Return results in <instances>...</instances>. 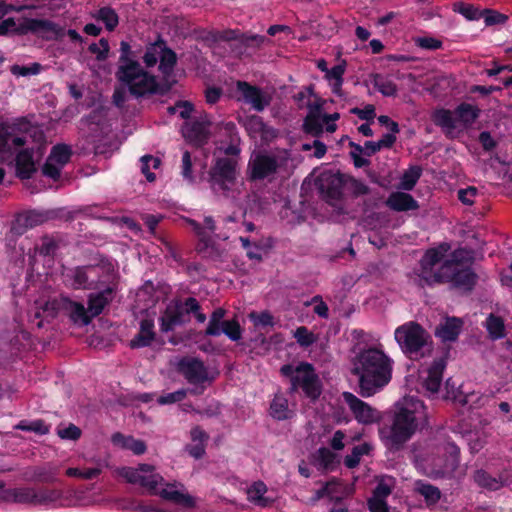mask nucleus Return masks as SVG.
Returning <instances> with one entry per match:
<instances>
[{"label": "nucleus", "instance_id": "obj_1", "mask_svg": "<svg viewBox=\"0 0 512 512\" xmlns=\"http://www.w3.org/2000/svg\"><path fill=\"white\" fill-rule=\"evenodd\" d=\"M448 250L446 244L429 249L420 261L419 271L414 274V282L422 287L449 282L465 290L472 289L476 276L464 263L467 252L455 250L450 258L444 260Z\"/></svg>", "mask_w": 512, "mask_h": 512}, {"label": "nucleus", "instance_id": "obj_2", "mask_svg": "<svg viewBox=\"0 0 512 512\" xmlns=\"http://www.w3.org/2000/svg\"><path fill=\"white\" fill-rule=\"evenodd\" d=\"M43 140L42 131L26 120H18L12 124L0 127V159H5L18 151L16 166L21 178H29L35 171L33 161L34 146L27 147L30 143L39 144Z\"/></svg>", "mask_w": 512, "mask_h": 512}, {"label": "nucleus", "instance_id": "obj_3", "mask_svg": "<svg viewBox=\"0 0 512 512\" xmlns=\"http://www.w3.org/2000/svg\"><path fill=\"white\" fill-rule=\"evenodd\" d=\"M393 360L378 348L360 351L352 360V374L358 377L359 393L371 397L392 378Z\"/></svg>", "mask_w": 512, "mask_h": 512}, {"label": "nucleus", "instance_id": "obj_4", "mask_svg": "<svg viewBox=\"0 0 512 512\" xmlns=\"http://www.w3.org/2000/svg\"><path fill=\"white\" fill-rule=\"evenodd\" d=\"M421 401L404 398L396 406L390 424L379 428V437L389 451H399L412 438L419 427L421 417Z\"/></svg>", "mask_w": 512, "mask_h": 512}, {"label": "nucleus", "instance_id": "obj_5", "mask_svg": "<svg viewBox=\"0 0 512 512\" xmlns=\"http://www.w3.org/2000/svg\"><path fill=\"white\" fill-rule=\"evenodd\" d=\"M394 337L401 350L411 359L429 356L433 350L431 336L421 325L414 321L396 328Z\"/></svg>", "mask_w": 512, "mask_h": 512}, {"label": "nucleus", "instance_id": "obj_6", "mask_svg": "<svg viewBox=\"0 0 512 512\" xmlns=\"http://www.w3.org/2000/svg\"><path fill=\"white\" fill-rule=\"evenodd\" d=\"M290 154L287 150L259 152L253 155L248 164L252 180H271L276 174L287 171Z\"/></svg>", "mask_w": 512, "mask_h": 512}, {"label": "nucleus", "instance_id": "obj_7", "mask_svg": "<svg viewBox=\"0 0 512 512\" xmlns=\"http://www.w3.org/2000/svg\"><path fill=\"white\" fill-rule=\"evenodd\" d=\"M209 182L215 193L232 199L240 193L243 185L236 180V162L230 158L217 160L210 172Z\"/></svg>", "mask_w": 512, "mask_h": 512}, {"label": "nucleus", "instance_id": "obj_8", "mask_svg": "<svg viewBox=\"0 0 512 512\" xmlns=\"http://www.w3.org/2000/svg\"><path fill=\"white\" fill-rule=\"evenodd\" d=\"M116 77L135 96L153 93L157 89L155 77L144 71L138 62L118 66Z\"/></svg>", "mask_w": 512, "mask_h": 512}, {"label": "nucleus", "instance_id": "obj_9", "mask_svg": "<svg viewBox=\"0 0 512 512\" xmlns=\"http://www.w3.org/2000/svg\"><path fill=\"white\" fill-rule=\"evenodd\" d=\"M280 371L282 375L290 378L292 391L301 388L304 393L312 399L319 396L320 388L318 378L311 364L300 363L296 367L284 365L281 367Z\"/></svg>", "mask_w": 512, "mask_h": 512}, {"label": "nucleus", "instance_id": "obj_10", "mask_svg": "<svg viewBox=\"0 0 512 512\" xmlns=\"http://www.w3.org/2000/svg\"><path fill=\"white\" fill-rule=\"evenodd\" d=\"M116 472L128 483L143 487L151 495H157V492H159L165 482V479L150 464H139L136 468L121 467Z\"/></svg>", "mask_w": 512, "mask_h": 512}, {"label": "nucleus", "instance_id": "obj_11", "mask_svg": "<svg viewBox=\"0 0 512 512\" xmlns=\"http://www.w3.org/2000/svg\"><path fill=\"white\" fill-rule=\"evenodd\" d=\"M308 114L303 123L304 131L313 136H319L326 130L333 133L337 129L336 121L340 118L339 113L327 114L323 112L322 102L315 100L307 103Z\"/></svg>", "mask_w": 512, "mask_h": 512}, {"label": "nucleus", "instance_id": "obj_12", "mask_svg": "<svg viewBox=\"0 0 512 512\" xmlns=\"http://www.w3.org/2000/svg\"><path fill=\"white\" fill-rule=\"evenodd\" d=\"M342 397L358 423L371 425L381 420L382 415L379 410L359 399L353 393L343 392Z\"/></svg>", "mask_w": 512, "mask_h": 512}, {"label": "nucleus", "instance_id": "obj_13", "mask_svg": "<svg viewBox=\"0 0 512 512\" xmlns=\"http://www.w3.org/2000/svg\"><path fill=\"white\" fill-rule=\"evenodd\" d=\"M344 176L332 171L322 172L317 179V187L322 197L335 205L342 197Z\"/></svg>", "mask_w": 512, "mask_h": 512}, {"label": "nucleus", "instance_id": "obj_14", "mask_svg": "<svg viewBox=\"0 0 512 512\" xmlns=\"http://www.w3.org/2000/svg\"><path fill=\"white\" fill-rule=\"evenodd\" d=\"M156 496L183 508H193L196 505L195 498L187 492L182 483L177 481H165Z\"/></svg>", "mask_w": 512, "mask_h": 512}, {"label": "nucleus", "instance_id": "obj_15", "mask_svg": "<svg viewBox=\"0 0 512 512\" xmlns=\"http://www.w3.org/2000/svg\"><path fill=\"white\" fill-rule=\"evenodd\" d=\"M100 270L97 266L77 267L70 270L66 278L74 289H93L102 282L99 278Z\"/></svg>", "mask_w": 512, "mask_h": 512}, {"label": "nucleus", "instance_id": "obj_16", "mask_svg": "<svg viewBox=\"0 0 512 512\" xmlns=\"http://www.w3.org/2000/svg\"><path fill=\"white\" fill-rule=\"evenodd\" d=\"M72 151L64 144L52 148L44 166L43 174L56 180L60 177L62 168L69 162Z\"/></svg>", "mask_w": 512, "mask_h": 512}, {"label": "nucleus", "instance_id": "obj_17", "mask_svg": "<svg viewBox=\"0 0 512 512\" xmlns=\"http://www.w3.org/2000/svg\"><path fill=\"white\" fill-rule=\"evenodd\" d=\"M445 367V359L439 358L434 360L429 367L420 372L421 384L429 394L433 395L439 391Z\"/></svg>", "mask_w": 512, "mask_h": 512}, {"label": "nucleus", "instance_id": "obj_18", "mask_svg": "<svg viewBox=\"0 0 512 512\" xmlns=\"http://www.w3.org/2000/svg\"><path fill=\"white\" fill-rule=\"evenodd\" d=\"M178 370L190 384H200L208 380L206 367L196 358H183L178 363Z\"/></svg>", "mask_w": 512, "mask_h": 512}, {"label": "nucleus", "instance_id": "obj_19", "mask_svg": "<svg viewBox=\"0 0 512 512\" xmlns=\"http://www.w3.org/2000/svg\"><path fill=\"white\" fill-rule=\"evenodd\" d=\"M237 92L240 95L239 99L250 104L256 111H262L269 105V100L264 96L261 90L247 82L238 81Z\"/></svg>", "mask_w": 512, "mask_h": 512}, {"label": "nucleus", "instance_id": "obj_20", "mask_svg": "<svg viewBox=\"0 0 512 512\" xmlns=\"http://www.w3.org/2000/svg\"><path fill=\"white\" fill-rule=\"evenodd\" d=\"M186 307L184 305H169L160 318L162 332L172 331L176 326L184 324L187 319Z\"/></svg>", "mask_w": 512, "mask_h": 512}, {"label": "nucleus", "instance_id": "obj_21", "mask_svg": "<svg viewBox=\"0 0 512 512\" xmlns=\"http://www.w3.org/2000/svg\"><path fill=\"white\" fill-rule=\"evenodd\" d=\"M446 459L443 462L435 463L433 474L438 477L452 475L459 464V448L454 444H447L445 448Z\"/></svg>", "mask_w": 512, "mask_h": 512}, {"label": "nucleus", "instance_id": "obj_22", "mask_svg": "<svg viewBox=\"0 0 512 512\" xmlns=\"http://www.w3.org/2000/svg\"><path fill=\"white\" fill-rule=\"evenodd\" d=\"M247 500L253 505L266 508L270 507L275 498L268 495V487L262 481L252 483L246 490Z\"/></svg>", "mask_w": 512, "mask_h": 512}, {"label": "nucleus", "instance_id": "obj_23", "mask_svg": "<svg viewBox=\"0 0 512 512\" xmlns=\"http://www.w3.org/2000/svg\"><path fill=\"white\" fill-rule=\"evenodd\" d=\"M245 128L252 138L269 142L276 137V131L267 126L261 117L253 115L245 121Z\"/></svg>", "mask_w": 512, "mask_h": 512}, {"label": "nucleus", "instance_id": "obj_24", "mask_svg": "<svg viewBox=\"0 0 512 512\" xmlns=\"http://www.w3.org/2000/svg\"><path fill=\"white\" fill-rule=\"evenodd\" d=\"M185 138L196 145H202L209 136V123L207 121L187 122L183 128Z\"/></svg>", "mask_w": 512, "mask_h": 512}, {"label": "nucleus", "instance_id": "obj_25", "mask_svg": "<svg viewBox=\"0 0 512 512\" xmlns=\"http://www.w3.org/2000/svg\"><path fill=\"white\" fill-rule=\"evenodd\" d=\"M61 305L74 323L88 325L91 322L92 318L83 304L63 297L61 298Z\"/></svg>", "mask_w": 512, "mask_h": 512}, {"label": "nucleus", "instance_id": "obj_26", "mask_svg": "<svg viewBox=\"0 0 512 512\" xmlns=\"http://www.w3.org/2000/svg\"><path fill=\"white\" fill-rule=\"evenodd\" d=\"M113 290L106 288L98 293H91L88 297V313L91 318L100 315L104 308L112 301Z\"/></svg>", "mask_w": 512, "mask_h": 512}, {"label": "nucleus", "instance_id": "obj_27", "mask_svg": "<svg viewBox=\"0 0 512 512\" xmlns=\"http://www.w3.org/2000/svg\"><path fill=\"white\" fill-rule=\"evenodd\" d=\"M386 205L394 211L402 212L418 209L417 201L408 193L393 192L386 200Z\"/></svg>", "mask_w": 512, "mask_h": 512}, {"label": "nucleus", "instance_id": "obj_28", "mask_svg": "<svg viewBox=\"0 0 512 512\" xmlns=\"http://www.w3.org/2000/svg\"><path fill=\"white\" fill-rule=\"evenodd\" d=\"M265 36L257 34H241L239 44H234L233 49L240 55H251L266 41Z\"/></svg>", "mask_w": 512, "mask_h": 512}, {"label": "nucleus", "instance_id": "obj_29", "mask_svg": "<svg viewBox=\"0 0 512 512\" xmlns=\"http://www.w3.org/2000/svg\"><path fill=\"white\" fill-rule=\"evenodd\" d=\"M462 327V321L459 318H447L435 329V335L443 342L454 341L458 337Z\"/></svg>", "mask_w": 512, "mask_h": 512}, {"label": "nucleus", "instance_id": "obj_30", "mask_svg": "<svg viewBox=\"0 0 512 512\" xmlns=\"http://www.w3.org/2000/svg\"><path fill=\"white\" fill-rule=\"evenodd\" d=\"M432 121L439 126L446 135H450L458 127L455 112L448 109H436L432 114Z\"/></svg>", "mask_w": 512, "mask_h": 512}, {"label": "nucleus", "instance_id": "obj_31", "mask_svg": "<svg viewBox=\"0 0 512 512\" xmlns=\"http://www.w3.org/2000/svg\"><path fill=\"white\" fill-rule=\"evenodd\" d=\"M155 338L154 322L151 319H143L140 322L138 334L130 341L131 348L149 346Z\"/></svg>", "mask_w": 512, "mask_h": 512}, {"label": "nucleus", "instance_id": "obj_32", "mask_svg": "<svg viewBox=\"0 0 512 512\" xmlns=\"http://www.w3.org/2000/svg\"><path fill=\"white\" fill-rule=\"evenodd\" d=\"M112 443L122 449L130 450L135 455H142L146 452V444L144 441L135 439L132 436H125L121 433H115L111 438Z\"/></svg>", "mask_w": 512, "mask_h": 512}, {"label": "nucleus", "instance_id": "obj_33", "mask_svg": "<svg viewBox=\"0 0 512 512\" xmlns=\"http://www.w3.org/2000/svg\"><path fill=\"white\" fill-rule=\"evenodd\" d=\"M27 32H49L58 34V27L49 20L24 19L21 22L20 34H25Z\"/></svg>", "mask_w": 512, "mask_h": 512}, {"label": "nucleus", "instance_id": "obj_34", "mask_svg": "<svg viewBox=\"0 0 512 512\" xmlns=\"http://www.w3.org/2000/svg\"><path fill=\"white\" fill-rule=\"evenodd\" d=\"M346 70V63L342 62L334 67H332L329 71H327V74H325V78L328 80L332 92L339 96L343 97L344 93L342 90V84H343V75Z\"/></svg>", "mask_w": 512, "mask_h": 512}, {"label": "nucleus", "instance_id": "obj_35", "mask_svg": "<svg viewBox=\"0 0 512 512\" xmlns=\"http://www.w3.org/2000/svg\"><path fill=\"white\" fill-rule=\"evenodd\" d=\"M343 496V485L336 480H332L327 482L321 489L316 491L315 496L312 498V501L316 502L324 497H328L330 500L339 501L343 498Z\"/></svg>", "mask_w": 512, "mask_h": 512}, {"label": "nucleus", "instance_id": "obj_36", "mask_svg": "<svg viewBox=\"0 0 512 512\" xmlns=\"http://www.w3.org/2000/svg\"><path fill=\"white\" fill-rule=\"evenodd\" d=\"M454 112L457 119V125L468 126L478 118L480 110L474 105L462 103Z\"/></svg>", "mask_w": 512, "mask_h": 512}, {"label": "nucleus", "instance_id": "obj_37", "mask_svg": "<svg viewBox=\"0 0 512 512\" xmlns=\"http://www.w3.org/2000/svg\"><path fill=\"white\" fill-rule=\"evenodd\" d=\"M270 415L277 420H286L292 417L293 411L289 409L288 400L283 395H275L270 404Z\"/></svg>", "mask_w": 512, "mask_h": 512}, {"label": "nucleus", "instance_id": "obj_38", "mask_svg": "<svg viewBox=\"0 0 512 512\" xmlns=\"http://www.w3.org/2000/svg\"><path fill=\"white\" fill-rule=\"evenodd\" d=\"M59 468L52 464L47 463L42 466H37L33 469L32 479L43 483H52L56 481Z\"/></svg>", "mask_w": 512, "mask_h": 512}, {"label": "nucleus", "instance_id": "obj_39", "mask_svg": "<svg viewBox=\"0 0 512 512\" xmlns=\"http://www.w3.org/2000/svg\"><path fill=\"white\" fill-rule=\"evenodd\" d=\"M93 17L103 22L108 31H113L119 23L118 14L109 6L101 7L96 11Z\"/></svg>", "mask_w": 512, "mask_h": 512}, {"label": "nucleus", "instance_id": "obj_40", "mask_svg": "<svg viewBox=\"0 0 512 512\" xmlns=\"http://www.w3.org/2000/svg\"><path fill=\"white\" fill-rule=\"evenodd\" d=\"M226 315V310L224 308L215 309L209 319L208 326L205 330V334L207 336H219L221 335L222 323Z\"/></svg>", "mask_w": 512, "mask_h": 512}, {"label": "nucleus", "instance_id": "obj_41", "mask_svg": "<svg viewBox=\"0 0 512 512\" xmlns=\"http://www.w3.org/2000/svg\"><path fill=\"white\" fill-rule=\"evenodd\" d=\"M485 326L492 339L505 337V325L501 317L490 314L486 319Z\"/></svg>", "mask_w": 512, "mask_h": 512}, {"label": "nucleus", "instance_id": "obj_42", "mask_svg": "<svg viewBox=\"0 0 512 512\" xmlns=\"http://www.w3.org/2000/svg\"><path fill=\"white\" fill-rule=\"evenodd\" d=\"M373 86L384 96H395L397 93V85L389 78L380 74L373 75Z\"/></svg>", "mask_w": 512, "mask_h": 512}, {"label": "nucleus", "instance_id": "obj_43", "mask_svg": "<svg viewBox=\"0 0 512 512\" xmlns=\"http://www.w3.org/2000/svg\"><path fill=\"white\" fill-rule=\"evenodd\" d=\"M415 491L422 495L428 504H435L440 499V490L423 481L415 483Z\"/></svg>", "mask_w": 512, "mask_h": 512}, {"label": "nucleus", "instance_id": "obj_44", "mask_svg": "<svg viewBox=\"0 0 512 512\" xmlns=\"http://www.w3.org/2000/svg\"><path fill=\"white\" fill-rule=\"evenodd\" d=\"M165 47L166 45L163 41H157L147 47L143 57L147 67L154 66L160 60V57L163 54Z\"/></svg>", "mask_w": 512, "mask_h": 512}, {"label": "nucleus", "instance_id": "obj_45", "mask_svg": "<svg viewBox=\"0 0 512 512\" xmlns=\"http://www.w3.org/2000/svg\"><path fill=\"white\" fill-rule=\"evenodd\" d=\"M474 481L481 487L490 490H498L502 483L499 479L492 477L484 470H477L474 474Z\"/></svg>", "mask_w": 512, "mask_h": 512}, {"label": "nucleus", "instance_id": "obj_46", "mask_svg": "<svg viewBox=\"0 0 512 512\" xmlns=\"http://www.w3.org/2000/svg\"><path fill=\"white\" fill-rule=\"evenodd\" d=\"M224 333L231 341H239L242 338V328L236 318L222 323L221 334Z\"/></svg>", "mask_w": 512, "mask_h": 512}, {"label": "nucleus", "instance_id": "obj_47", "mask_svg": "<svg viewBox=\"0 0 512 512\" xmlns=\"http://www.w3.org/2000/svg\"><path fill=\"white\" fill-rule=\"evenodd\" d=\"M421 176V169L417 166L410 167L401 177L400 187L404 190H412Z\"/></svg>", "mask_w": 512, "mask_h": 512}, {"label": "nucleus", "instance_id": "obj_48", "mask_svg": "<svg viewBox=\"0 0 512 512\" xmlns=\"http://www.w3.org/2000/svg\"><path fill=\"white\" fill-rule=\"evenodd\" d=\"M370 449L371 446L367 443L355 446L352 450V453L345 457V465L348 468L356 467L360 462L361 456L368 454Z\"/></svg>", "mask_w": 512, "mask_h": 512}, {"label": "nucleus", "instance_id": "obj_49", "mask_svg": "<svg viewBox=\"0 0 512 512\" xmlns=\"http://www.w3.org/2000/svg\"><path fill=\"white\" fill-rule=\"evenodd\" d=\"M159 69L164 75H170L174 65L176 64V54L171 50L165 47L163 54L159 60Z\"/></svg>", "mask_w": 512, "mask_h": 512}, {"label": "nucleus", "instance_id": "obj_50", "mask_svg": "<svg viewBox=\"0 0 512 512\" xmlns=\"http://www.w3.org/2000/svg\"><path fill=\"white\" fill-rule=\"evenodd\" d=\"M316 461L320 468L331 470L335 465V454L328 448H320L317 452Z\"/></svg>", "mask_w": 512, "mask_h": 512}, {"label": "nucleus", "instance_id": "obj_51", "mask_svg": "<svg viewBox=\"0 0 512 512\" xmlns=\"http://www.w3.org/2000/svg\"><path fill=\"white\" fill-rule=\"evenodd\" d=\"M141 162H142L141 171L145 175L146 179L149 182L154 181L155 175L152 172H150V169L151 168L157 169L161 163L160 159L153 157L151 155H145L141 158Z\"/></svg>", "mask_w": 512, "mask_h": 512}, {"label": "nucleus", "instance_id": "obj_52", "mask_svg": "<svg viewBox=\"0 0 512 512\" xmlns=\"http://www.w3.org/2000/svg\"><path fill=\"white\" fill-rule=\"evenodd\" d=\"M89 51L95 55L98 61L106 60L110 52L108 40L105 38H101L97 43H92L89 46Z\"/></svg>", "mask_w": 512, "mask_h": 512}, {"label": "nucleus", "instance_id": "obj_53", "mask_svg": "<svg viewBox=\"0 0 512 512\" xmlns=\"http://www.w3.org/2000/svg\"><path fill=\"white\" fill-rule=\"evenodd\" d=\"M294 337L297 343L302 347H309L316 341L315 335L305 326L298 327L294 332Z\"/></svg>", "mask_w": 512, "mask_h": 512}, {"label": "nucleus", "instance_id": "obj_54", "mask_svg": "<svg viewBox=\"0 0 512 512\" xmlns=\"http://www.w3.org/2000/svg\"><path fill=\"white\" fill-rule=\"evenodd\" d=\"M18 429L24 431H32L40 435H45L49 432V427L42 420H35L32 422H20L17 426Z\"/></svg>", "mask_w": 512, "mask_h": 512}, {"label": "nucleus", "instance_id": "obj_55", "mask_svg": "<svg viewBox=\"0 0 512 512\" xmlns=\"http://www.w3.org/2000/svg\"><path fill=\"white\" fill-rule=\"evenodd\" d=\"M454 10L461 13L469 20L479 19L482 16V10L477 9L471 4L456 3L454 4Z\"/></svg>", "mask_w": 512, "mask_h": 512}, {"label": "nucleus", "instance_id": "obj_56", "mask_svg": "<svg viewBox=\"0 0 512 512\" xmlns=\"http://www.w3.org/2000/svg\"><path fill=\"white\" fill-rule=\"evenodd\" d=\"M486 25L504 24L508 20V16L495 10H482V16Z\"/></svg>", "mask_w": 512, "mask_h": 512}, {"label": "nucleus", "instance_id": "obj_57", "mask_svg": "<svg viewBox=\"0 0 512 512\" xmlns=\"http://www.w3.org/2000/svg\"><path fill=\"white\" fill-rule=\"evenodd\" d=\"M184 306L186 307L187 315L189 313H193L199 323H204L206 321V315L200 311V305L197 299L193 297L187 298L184 302Z\"/></svg>", "mask_w": 512, "mask_h": 512}, {"label": "nucleus", "instance_id": "obj_58", "mask_svg": "<svg viewBox=\"0 0 512 512\" xmlns=\"http://www.w3.org/2000/svg\"><path fill=\"white\" fill-rule=\"evenodd\" d=\"M57 435L61 439L65 440H78L81 436V430L74 424H69V426L64 428L57 429Z\"/></svg>", "mask_w": 512, "mask_h": 512}, {"label": "nucleus", "instance_id": "obj_59", "mask_svg": "<svg viewBox=\"0 0 512 512\" xmlns=\"http://www.w3.org/2000/svg\"><path fill=\"white\" fill-rule=\"evenodd\" d=\"M189 223L193 226L195 232L202 238H206V230L213 232L215 230V223L212 217L207 216L204 219V227L202 228L196 221L190 220Z\"/></svg>", "mask_w": 512, "mask_h": 512}, {"label": "nucleus", "instance_id": "obj_60", "mask_svg": "<svg viewBox=\"0 0 512 512\" xmlns=\"http://www.w3.org/2000/svg\"><path fill=\"white\" fill-rule=\"evenodd\" d=\"M168 110L171 114L178 113L181 118L187 119L193 111V105L188 101H180Z\"/></svg>", "mask_w": 512, "mask_h": 512}, {"label": "nucleus", "instance_id": "obj_61", "mask_svg": "<svg viewBox=\"0 0 512 512\" xmlns=\"http://www.w3.org/2000/svg\"><path fill=\"white\" fill-rule=\"evenodd\" d=\"M40 70L41 65L39 63H33L30 66L14 65L11 67V72L15 76L36 75L40 72Z\"/></svg>", "mask_w": 512, "mask_h": 512}, {"label": "nucleus", "instance_id": "obj_62", "mask_svg": "<svg viewBox=\"0 0 512 512\" xmlns=\"http://www.w3.org/2000/svg\"><path fill=\"white\" fill-rule=\"evenodd\" d=\"M418 47L427 50H437L442 47V42L433 37H419L415 40Z\"/></svg>", "mask_w": 512, "mask_h": 512}, {"label": "nucleus", "instance_id": "obj_63", "mask_svg": "<svg viewBox=\"0 0 512 512\" xmlns=\"http://www.w3.org/2000/svg\"><path fill=\"white\" fill-rule=\"evenodd\" d=\"M477 195L478 190L473 186L458 191V199L465 205H472Z\"/></svg>", "mask_w": 512, "mask_h": 512}, {"label": "nucleus", "instance_id": "obj_64", "mask_svg": "<svg viewBox=\"0 0 512 512\" xmlns=\"http://www.w3.org/2000/svg\"><path fill=\"white\" fill-rule=\"evenodd\" d=\"M368 506L371 512H389L386 499L372 496L368 500Z\"/></svg>", "mask_w": 512, "mask_h": 512}]
</instances>
